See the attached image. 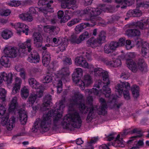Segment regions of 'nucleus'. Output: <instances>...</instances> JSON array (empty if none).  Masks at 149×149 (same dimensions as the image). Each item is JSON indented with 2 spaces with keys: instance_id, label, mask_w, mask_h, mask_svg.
<instances>
[{
  "instance_id": "nucleus-1",
  "label": "nucleus",
  "mask_w": 149,
  "mask_h": 149,
  "mask_svg": "<svg viewBox=\"0 0 149 149\" xmlns=\"http://www.w3.org/2000/svg\"><path fill=\"white\" fill-rule=\"evenodd\" d=\"M65 103V98L56 103L55 110H50L48 113L44 114L41 118L36 120L32 128V131L36 132L38 130L41 128L44 132H46L50 126L56 129L58 128L61 125H62L64 128L69 127L70 125L74 128H80L81 125V120L77 112L67 115L63 120V113Z\"/></svg>"
},
{
  "instance_id": "nucleus-2",
  "label": "nucleus",
  "mask_w": 149,
  "mask_h": 149,
  "mask_svg": "<svg viewBox=\"0 0 149 149\" xmlns=\"http://www.w3.org/2000/svg\"><path fill=\"white\" fill-rule=\"evenodd\" d=\"M73 93L74 95L72 96L70 101V103L68 106V110L71 111H74V105H78L79 110L82 113L86 114L88 112L86 120L87 122H91L94 118L96 112V109L93 105L92 96H89L87 97L86 104L90 106L88 107V106H85L84 104L81 102L83 98L82 95L78 92H75Z\"/></svg>"
},
{
  "instance_id": "nucleus-3",
  "label": "nucleus",
  "mask_w": 149,
  "mask_h": 149,
  "mask_svg": "<svg viewBox=\"0 0 149 149\" xmlns=\"http://www.w3.org/2000/svg\"><path fill=\"white\" fill-rule=\"evenodd\" d=\"M31 39H28L24 43L20 44L19 49L13 46L6 45L4 48L3 52L5 55L10 58H15L17 57L20 51L24 53V49L26 47L28 49V52H30L33 49L31 46Z\"/></svg>"
},
{
  "instance_id": "nucleus-4",
  "label": "nucleus",
  "mask_w": 149,
  "mask_h": 149,
  "mask_svg": "<svg viewBox=\"0 0 149 149\" xmlns=\"http://www.w3.org/2000/svg\"><path fill=\"white\" fill-rule=\"evenodd\" d=\"M93 68H94L93 67ZM90 70H94V74L95 76L96 77L102 76V77L103 80L104 81L103 83L106 84V85L103 86L102 88L103 94L106 97H110V98L112 99V103L113 102H116V98L117 96H114L113 95L110 96L111 89L108 86L110 83L108 72L105 70L99 68L94 69L93 68L92 69Z\"/></svg>"
},
{
  "instance_id": "nucleus-5",
  "label": "nucleus",
  "mask_w": 149,
  "mask_h": 149,
  "mask_svg": "<svg viewBox=\"0 0 149 149\" xmlns=\"http://www.w3.org/2000/svg\"><path fill=\"white\" fill-rule=\"evenodd\" d=\"M130 89V84L128 82H121L116 85L115 88V91L116 94L119 95H121L123 92L125 99L129 100L130 99L129 91Z\"/></svg>"
},
{
  "instance_id": "nucleus-6",
  "label": "nucleus",
  "mask_w": 149,
  "mask_h": 149,
  "mask_svg": "<svg viewBox=\"0 0 149 149\" xmlns=\"http://www.w3.org/2000/svg\"><path fill=\"white\" fill-rule=\"evenodd\" d=\"M126 64L127 67L133 72H136L138 68L141 71L146 70V65L143 59L139 58L137 63V66L132 59H127Z\"/></svg>"
},
{
  "instance_id": "nucleus-7",
  "label": "nucleus",
  "mask_w": 149,
  "mask_h": 149,
  "mask_svg": "<svg viewBox=\"0 0 149 149\" xmlns=\"http://www.w3.org/2000/svg\"><path fill=\"white\" fill-rule=\"evenodd\" d=\"M51 6L49 3L47 4V8H38L37 7H32L30 8L28 12L31 14V15L32 14H36L37 10L39 11L40 12L42 13L46 17L47 19H49V16H50V12L52 11V9L51 8H49Z\"/></svg>"
},
{
  "instance_id": "nucleus-8",
  "label": "nucleus",
  "mask_w": 149,
  "mask_h": 149,
  "mask_svg": "<svg viewBox=\"0 0 149 149\" xmlns=\"http://www.w3.org/2000/svg\"><path fill=\"white\" fill-rule=\"evenodd\" d=\"M93 83L92 77L90 75L87 74L84 76L82 80L80 79L76 84L83 90L85 87H88Z\"/></svg>"
},
{
  "instance_id": "nucleus-9",
  "label": "nucleus",
  "mask_w": 149,
  "mask_h": 149,
  "mask_svg": "<svg viewBox=\"0 0 149 149\" xmlns=\"http://www.w3.org/2000/svg\"><path fill=\"white\" fill-rule=\"evenodd\" d=\"M75 64L78 66L82 67L89 69H93V66L88 64L86 60L82 57H77L75 59Z\"/></svg>"
},
{
  "instance_id": "nucleus-10",
  "label": "nucleus",
  "mask_w": 149,
  "mask_h": 149,
  "mask_svg": "<svg viewBox=\"0 0 149 149\" xmlns=\"http://www.w3.org/2000/svg\"><path fill=\"white\" fill-rule=\"evenodd\" d=\"M22 83V80L20 78L17 77H15L14 81L13 84L11 92L12 94L15 95L19 92Z\"/></svg>"
},
{
  "instance_id": "nucleus-11",
  "label": "nucleus",
  "mask_w": 149,
  "mask_h": 149,
  "mask_svg": "<svg viewBox=\"0 0 149 149\" xmlns=\"http://www.w3.org/2000/svg\"><path fill=\"white\" fill-rule=\"evenodd\" d=\"M61 2V6L63 8H67L68 9H72L74 10L77 8L76 5V3L75 0H60Z\"/></svg>"
},
{
  "instance_id": "nucleus-12",
  "label": "nucleus",
  "mask_w": 149,
  "mask_h": 149,
  "mask_svg": "<svg viewBox=\"0 0 149 149\" xmlns=\"http://www.w3.org/2000/svg\"><path fill=\"white\" fill-rule=\"evenodd\" d=\"M103 7H100L97 8H93V17L92 19H93V24L95 25V23L96 22L101 20L102 18L99 17L103 10Z\"/></svg>"
},
{
  "instance_id": "nucleus-13",
  "label": "nucleus",
  "mask_w": 149,
  "mask_h": 149,
  "mask_svg": "<svg viewBox=\"0 0 149 149\" xmlns=\"http://www.w3.org/2000/svg\"><path fill=\"white\" fill-rule=\"evenodd\" d=\"M137 27L134 24L130 25V29L126 31V33L128 36L131 37L139 36L141 32L137 29Z\"/></svg>"
},
{
  "instance_id": "nucleus-14",
  "label": "nucleus",
  "mask_w": 149,
  "mask_h": 149,
  "mask_svg": "<svg viewBox=\"0 0 149 149\" xmlns=\"http://www.w3.org/2000/svg\"><path fill=\"white\" fill-rule=\"evenodd\" d=\"M43 91L40 90L37 91L36 94L34 93H31L28 98L27 101V103L29 106H32L36 101L37 97H40L43 95Z\"/></svg>"
},
{
  "instance_id": "nucleus-15",
  "label": "nucleus",
  "mask_w": 149,
  "mask_h": 149,
  "mask_svg": "<svg viewBox=\"0 0 149 149\" xmlns=\"http://www.w3.org/2000/svg\"><path fill=\"white\" fill-rule=\"evenodd\" d=\"M33 43L37 47L41 46L43 40V38L41 34L38 32L34 33L33 35Z\"/></svg>"
},
{
  "instance_id": "nucleus-16",
  "label": "nucleus",
  "mask_w": 149,
  "mask_h": 149,
  "mask_svg": "<svg viewBox=\"0 0 149 149\" xmlns=\"http://www.w3.org/2000/svg\"><path fill=\"white\" fill-rule=\"evenodd\" d=\"M93 8L90 7H87L81 11L78 10L77 11V14L81 17L86 15L90 18H92V19L93 17Z\"/></svg>"
},
{
  "instance_id": "nucleus-17",
  "label": "nucleus",
  "mask_w": 149,
  "mask_h": 149,
  "mask_svg": "<svg viewBox=\"0 0 149 149\" xmlns=\"http://www.w3.org/2000/svg\"><path fill=\"white\" fill-rule=\"evenodd\" d=\"M103 61L106 65L114 68L120 66L122 64L121 61L119 59H116L113 61H109L106 59H104Z\"/></svg>"
},
{
  "instance_id": "nucleus-18",
  "label": "nucleus",
  "mask_w": 149,
  "mask_h": 149,
  "mask_svg": "<svg viewBox=\"0 0 149 149\" xmlns=\"http://www.w3.org/2000/svg\"><path fill=\"white\" fill-rule=\"evenodd\" d=\"M139 29L145 30L149 27V19H143L134 23Z\"/></svg>"
},
{
  "instance_id": "nucleus-19",
  "label": "nucleus",
  "mask_w": 149,
  "mask_h": 149,
  "mask_svg": "<svg viewBox=\"0 0 149 149\" xmlns=\"http://www.w3.org/2000/svg\"><path fill=\"white\" fill-rule=\"evenodd\" d=\"M82 75L83 71L81 68H79L75 69L72 75V79L74 83L76 84L80 80L79 78L82 76Z\"/></svg>"
},
{
  "instance_id": "nucleus-20",
  "label": "nucleus",
  "mask_w": 149,
  "mask_h": 149,
  "mask_svg": "<svg viewBox=\"0 0 149 149\" xmlns=\"http://www.w3.org/2000/svg\"><path fill=\"white\" fill-rule=\"evenodd\" d=\"M51 96L47 95L45 96L44 100V102L41 106V110L42 111H45L47 109L46 107L52 104L51 101Z\"/></svg>"
},
{
  "instance_id": "nucleus-21",
  "label": "nucleus",
  "mask_w": 149,
  "mask_h": 149,
  "mask_svg": "<svg viewBox=\"0 0 149 149\" xmlns=\"http://www.w3.org/2000/svg\"><path fill=\"white\" fill-rule=\"evenodd\" d=\"M101 103L100 107L98 109V113L99 114H104L106 113L105 109L107 108V104L105 100L102 98L99 99Z\"/></svg>"
},
{
  "instance_id": "nucleus-22",
  "label": "nucleus",
  "mask_w": 149,
  "mask_h": 149,
  "mask_svg": "<svg viewBox=\"0 0 149 149\" xmlns=\"http://www.w3.org/2000/svg\"><path fill=\"white\" fill-rule=\"evenodd\" d=\"M28 82L30 86L33 88L38 89L39 91L40 90L41 85L39 82H37L34 78H30L28 79Z\"/></svg>"
},
{
  "instance_id": "nucleus-23",
  "label": "nucleus",
  "mask_w": 149,
  "mask_h": 149,
  "mask_svg": "<svg viewBox=\"0 0 149 149\" xmlns=\"http://www.w3.org/2000/svg\"><path fill=\"white\" fill-rule=\"evenodd\" d=\"M19 120L22 124H25L27 119V113L23 109H20L19 111Z\"/></svg>"
},
{
  "instance_id": "nucleus-24",
  "label": "nucleus",
  "mask_w": 149,
  "mask_h": 149,
  "mask_svg": "<svg viewBox=\"0 0 149 149\" xmlns=\"http://www.w3.org/2000/svg\"><path fill=\"white\" fill-rule=\"evenodd\" d=\"M0 75L1 76L3 80L6 81L8 84H11L13 80V74L11 72L7 74L5 72H1Z\"/></svg>"
},
{
  "instance_id": "nucleus-25",
  "label": "nucleus",
  "mask_w": 149,
  "mask_h": 149,
  "mask_svg": "<svg viewBox=\"0 0 149 149\" xmlns=\"http://www.w3.org/2000/svg\"><path fill=\"white\" fill-rule=\"evenodd\" d=\"M93 26H94V24H90L89 23H82L77 25L75 28V30L76 33H79L86 27Z\"/></svg>"
},
{
  "instance_id": "nucleus-26",
  "label": "nucleus",
  "mask_w": 149,
  "mask_h": 149,
  "mask_svg": "<svg viewBox=\"0 0 149 149\" xmlns=\"http://www.w3.org/2000/svg\"><path fill=\"white\" fill-rule=\"evenodd\" d=\"M70 72L68 68H63L58 73L57 76L61 78L63 80L67 78L68 76L69 75Z\"/></svg>"
},
{
  "instance_id": "nucleus-27",
  "label": "nucleus",
  "mask_w": 149,
  "mask_h": 149,
  "mask_svg": "<svg viewBox=\"0 0 149 149\" xmlns=\"http://www.w3.org/2000/svg\"><path fill=\"white\" fill-rule=\"evenodd\" d=\"M40 56L36 52H33L28 58V61L30 62L37 63L39 62Z\"/></svg>"
},
{
  "instance_id": "nucleus-28",
  "label": "nucleus",
  "mask_w": 149,
  "mask_h": 149,
  "mask_svg": "<svg viewBox=\"0 0 149 149\" xmlns=\"http://www.w3.org/2000/svg\"><path fill=\"white\" fill-rule=\"evenodd\" d=\"M19 17L20 19L23 21L30 22L33 20V17L32 15L27 12L19 15Z\"/></svg>"
},
{
  "instance_id": "nucleus-29",
  "label": "nucleus",
  "mask_w": 149,
  "mask_h": 149,
  "mask_svg": "<svg viewBox=\"0 0 149 149\" xmlns=\"http://www.w3.org/2000/svg\"><path fill=\"white\" fill-rule=\"evenodd\" d=\"M87 43L89 46L92 48H95L101 44L98 40L94 38H91L88 40Z\"/></svg>"
},
{
  "instance_id": "nucleus-30",
  "label": "nucleus",
  "mask_w": 149,
  "mask_h": 149,
  "mask_svg": "<svg viewBox=\"0 0 149 149\" xmlns=\"http://www.w3.org/2000/svg\"><path fill=\"white\" fill-rule=\"evenodd\" d=\"M112 144L113 146L116 147H123L124 146V141L123 140L122 138H120L119 134H118L114 142L112 143Z\"/></svg>"
},
{
  "instance_id": "nucleus-31",
  "label": "nucleus",
  "mask_w": 149,
  "mask_h": 149,
  "mask_svg": "<svg viewBox=\"0 0 149 149\" xmlns=\"http://www.w3.org/2000/svg\"><path fill=\"white\" fill-rule=\"evenodd\" d=\"M142 14L141 12L137 8L134 10H129L127 13L128 17H139Z\"/></svg>"
},
{
  "instance_id": "nucleus-32",
  "label": "nucleus",
  "mask_w": 149,
  "mask_h": 149,
  "mask_svg": "<svg viewBox=\"0 0 149 149\" xmlns=\"http://www.w3.org/2000/svg\"><path fill=\"white\" fill-rule=\"evenodd\" d=\"M115 2L117 3H124L125 5L121 7L122 9L125 8L127 6H130L134 3V0H115Z\"/></svg>"
},
{
  "instance_id": "nucleus-33",
  "label": "nucleus",
  "mask_w": 149,
  "mask_h": 149,
  "mask_svg": "<svg viewBox=\"0 0 149 149\" xmlns=\"http://www.w3.org/2000/svg\"><path fill=\"white\" fill-rule=\"evenodd\" d=\"M6 55L3 56L0 59V63L2 65L5 67H8L10 66L9 59Z\"/></svg>"
},
{
  "instance_id": "nucleus-34",
  "label": "nucleus",
  "mask_w": 149,
  "mask_h": 149,
  "mask_svg": "<svg viewBox=\"0 0 149 149\" xmlns=\"http://www.w3.org/2000/svg\"><path fill=\"white\" fill-rule=\"evenodd\" d=\"M43 29L45 32H54L56 31L59 30V28L58 27H56L55 26L52 25H46L44 26Z\"/></svg>"
},
{
  "instance_id": "nucleus-35",
  "label": "nucleus",
  "mask_w": 149,
  "mask_h": 149,
  "mask_svg": "<svg viewBox=\"0 0 149 149\" xmlns=\"http://www.w3.org/2000/svg\"><path fill=\"white\" fill-rule=\"evenodd\" d=\"M13 35V33L11 31L8 29L3 30L1 33V36L4 39H8L10 38Z\"/></svg>"
},
{
  "instance_id": "nucleus-36",
  "label": "nucleus",
  "mask_w": 149,
  "mask_h": 149,
  "mask_svg": "<svg viewBox=\"0 0 149 149\" xmlns=\"http://www.w3.org/2000/svg\"><path fill=\"white\" fill-rule=\"evenodd\" d=\"M56 76L54 74L48 73L44 77L43 81L44 83H49L52 81V80L55 78Z\"/></svg>"
},
{
  "instance_id": "nucleus-37",
  "label": "nucleus",
  "mask_w": 149,
  "mask_h": 149,
  "mask_svg": "<svg viewBox=\"0 0 149 149\" xmlns=\"http://www.w3.org/2000/svg\"><path fill=\"white\" fill-rule=\"evenodd\" d=\"M27 26L22 23L18 22L15 24L14 28L17 31V33L19 34Z\"/></svg>"
},
{
  "instance_id": "nucleus-38",
  "label": "nucleus",
  "mask_w": 149,
  "mask_h": 149,
  "mask_svg": "<svg viewBox=\"0 0 149 149\" xmlns=\"http://www.w3.org/2000/svg\"><path fill=\"white\" fill-rule=\"evenodd\" d=\"M15 118L14 117H12L9 120L7 125V128L9 130H11L15 126Z\"/></svg>"
},
{
  "instance_id": "nucleus-39",
  "label": "nucleus",
  "mask_w": 149,
  "mask_h": 149,
  "mask_svg": "<svg viewBox=\"0 0 149 149\" xmlns=\"http://www.w3.org/2000/svg\"><path fill=\"white\" fill-rule=\"evenodd\" d=\"M20 92L21 96L23 99H26L29 95V89L26 86L22 88Z\"/></svg>"
},
{
  "instance_id": "nucleus-40",
  "label": "nucleus",
  "mask_w": 149,
  "mask_h": 149,
  "mask_svg": "<svg viewBox=\"0 0 149 149\" xmlns=\"http://www.w3.org/2000/svg\"><path fill=\"white\" fill-rule=\"evenodd\" d=\"M132 94L134 97L137 98L139 95V87L136 85H133L131 87Z\"/></svg>"
},
{
  "instance_id": "nucleus-41",
  "label": "nucleus",
  "mask_w": 149,
  "mask_h": 149,
  "mask_svg": "<svg viewBox=\"0 0 149 149\" xmlns=\"http://www.w3.org/2000/svg\"><path fill=\"white\" fill-rule=\"evenodd\" d=\"M106 37V35L105 32L104 31H102L100 33L97 38L102 44L104 42Z\"/></svg>"
},
{
  "instance_id": "nucleus-42",
  "label": "nucleus",
  "mask_w": 149,
  "mask_h": 149,
  "mask_svg": "<svg viewBox=\"0 0 149 149\" xmlns=\"http://www.w3.org/2000/svg\"><path fill=\"white\" fill-rule=\"evenodd\" d=\"M55 80L57 81V92L58 93H60L62 91V83L61 80L58 79L57 78L55 79Z\"/></svg>"
},
{
  "instance_id": "nucleus-43",
  "label": "nucleus",
  "mask_w": 149,
  "mask_h": 149,
  "mask_svg": "<svg viewBox=\"0 0 149 149\" xmlns=\"http://www.w3.org/2000/svg\"><path fill=\"white\" fill-rule=\"evenodd\" d=\"M90 37V36L88 32L87 31H84L79 36V38L81 42L83 41L84 40L86 39H87Z\"/></svg>"
},
{
  "instance_id": "nucleus-44",
  "label": "nucleus",
  "mask_w": 149,
  "mask_h": 149,
  "mask_svg": "<svg viewBox=\"0 0 149 149\" xmlns=\"http://www.w3.org/2000/svg\"><path fill=\"white\" fill-rule=\"evenodd\" d=\"M81 19L79 18H74L69 22L67 24L68 26L71 27L74 25L80 22Z\"/></svg>"
},
{
  "instance_id": "nucleus-45",
  "label": "nucleus",
  "mask_w": 149,
  "mask_h": 149,
  "mask_svg": "<svg viewBox=\"0 0 149 149\" xmlns=\"http://www.w3.org/2000/svg\"><path fill=\"white\" fill-rule=\"evenodd\" d=\"M7 4L12 7H16L20 6L21 5V2L18 1H12L7 3Z\"/></svg>"
},
{
  "instance_id": "nucleus-46",
  "label": "nucleus",
  "mask_w": 149,
  "mask_h": 149,
  "mask_svg": "<svg viewBox=\"0 0 149 149\" xmlns=\"http://www.w3.org/2000/svg\"><path fill=\"white\" fill-rule=\"evenodd\" d=\"M70 40L71 42L73 44H79L81 43L79 37L77 38L75 36H72Z\"/></svg>"
},
{
  "instance_id": "nucleus-47",
  "label": "nucleus",
  "mask_w": 149,
  "mask_h": 149,
  "mask_svg": "<svg viewBox=\"0 0 149 149\" xmlns=\"http://www.w3.org/2000/svg\"><path fill=\"white\" fill-rule=\"evenodd\" d=\"M142 45V48H149V44L148 42L146 41H143L142 42L141 41H138L136 46L139 47V45Z\"/></svg>"
},
{
  "instance_id": "nucleus-48",
  "label": "nucleus",
  "mask_w": 149,
  "mask_h": 149,
  "mask_svg": "<svg viewBox=\"0 0 149 149\" xmlns=\"http://www.w3.org/2000/svg\"><path fill=\"white\" fill-rule=\"evenodd\" d=\"M63 64L65 65H69L72 64L71 59L68 57H63L62 58Z\"/></svg>"
},
{
  "instance_id": "nucleus-49",
  "label": "nucleus",
  "mask_w": 149,
  "mask_h": 149,
  "mask_svg": "<svg viewBox=\"0 0 149 149\" xmlns=\"http://www.w3.org/2000/svg\"><path fill=\"white\" fill-rule=\"evenodd\" d=\"M50 60L51 58H48L46 57L43 56L42 62L43 65L46 67L49 64Z\"/></svg>"
},
{
  "instance_id": "nucleus-50",
  "label": "nucleus",
  "mask_w": 149,
  "mask_h": 149,
  "mask_svg": "<svg viewBox=\"0 0 149 149\" xmlns=\"http://www.w3.org/2000/svg\"><path fill=\"white\" fill-rule=\"evenodd\" d=\"M10 13L11 11L10 10H5L0 11V15L2 16H7Z\"/></svg>"
},
{
  "instance_id": "nucleus-51",
  "label": "nucleus",
  "mask_w": 149,
  "mask_h": 149,
  "mask_svg": "<svg viewBox=\"0 0 149 149\" xmlns=\"http://www.w3.org/2000/svg\"><path fill=\"white\" fill-rule=\"evenodd\" d=\"M109 45L112 51L115 50L117 47H119L117 42H112Z\"/></svg>"
},
{
  "instance_id": "nucleus-52",
  "label": "nucleus",
  "mask_w": 149,
  "mask_h": 149,
  "mask_svg": "<svg viewBox=\"0 0 149 149\" xmlns=\"http://www.w3.org/2000/svg\"><path fill=\"white\" fill-rule=\"evenodd\" d=\"M112 50L111 49L109 44L106 45L104 47V52L107 54L111 53Z\"/></svg>"
},
{
  "instance_id": "nucleus-53",
  "label": "nucleus",
  "mask_w": 149,
  "mask_h": 149,
  "mask_svg": "<svg viewBox=\"0 0 149 149\" xmlns=\"http://www.w3.org/2000/svg\"><path fill=\"white\" fill-rule=\"evenodd\" d=\"M118 46L121 47L124 45L125 42V40L124 38H120L118 42H117Z\"/></svg>"
},
{
  "instance_id": "nucleus-54",
  "label": "nucleus",
  "mask_w": 149,
  "mask_h": 149,
  "mask_svg": "<svg viewBox=\"0 0 149 149\" xmlns=\"http://www.w3.org/2000/svg\"><path fill=\"white\" fill-rule=\"evenodd\" d=\"M129 77V74L126 72H123L120 76V78L124 79H127Z\"/></svg>"
},
{
  "instance_id": "nucleus-55",
  "label": "nucleus",
  "mask_w": 149,
  "mask_h": 149,
  "mask_svg": "<svg viewBox=\"0 0 149 149\" xmlns=\"http://www.w3.org/2000/svg\"><path fill=\"white\" fill-rule=\"evenodd\" d=\"M8 117H3L1 122V125L3 126L6 125L8 123Z\"/></svg>"
},
{
  "instance_id": "nucleus-56",
  "label": "nucleus",
  "mask_w": 149,
  "mask_h": 149,
  "mask_svg": "<svg viewBox=\"0 0 149 149\" xmlns=\"http://www.w3.org/2000/svg\"><path fill=\"white\" fill-rule=\"evenodd\" d=\"M138 132V130L137 129H134L133 130H132L131 132H130V131L129 130H126L124 131L123 132V135H125L127 134H128L130 133H137Z\"/></svg>"
},
{
  "instance_id": "nucleus-57",
  "label": "nucleus",
  "mask_w": 149,
  "mask_h": 149,
  "mask_svg": "<svg viewBox=\"0 0 149 149\" xmlns=\"http://www.w3.org/2000/svg\"><path fill=\"white\" fill-rule=\"evenodd\" d=\"M92 93L94 95H95L98 96H100L101 93V91H98L96 88H93L92 89Z\"/></svg>"
},
{
  "instance_id": "nucleus-58",
  "label": "nucleus",
  "mask_w": 149,
  "mask_h": 149,
  "mask_svg": "<svg viewBox=\"0 0 149 149\" xmlns=\"http://www.w3.org/2000/svg\"><path fill=\"white\" fill-rule=\"evenodd\" d=\"M103 11L105 12H113L114 11V7L112 6H109L108 7L105 8Z\"/></svg>"
},
{
  "instance_id": "nucleus-59",
  "label": "nucleus",
  "mask_w": 149,
  "mask_h": 149,
  "mask_svg": "<svg viewBox=\"0 0 149 149\" xmlns=\"http://www.w3.org/2000/svg\"><path fill=\"white\" fill-rule=\"evenodd\" d=\"M21 5H27L32 4L33 2L31 0H26L21 2Z\"/></svg>"
},
{
  "instance_id": "nucleus-60",
  "label": "nucleus",
  "mask_w": 149,
  "mask_h": 149,
  "mask_svg": "<svg viewBox=\"0 0 149 149\" xmlns=\"http://www.w3.org/2000/svg\"><path fill=\"white\" fill-rule=\"evenodd\" d=\"M126 47L127 49H131L133 47V45H131V41L130 40H127L126 41Z\"/></svg>"
},
{
  "instance_id": "nucleus-61",
  "label": "nucleus",
  "mask_w": 149,
  "mask_h": 149,
  "mask_svg": "<svg viewBox=\"0 0 149 149\" xmlns=\"http://www.w3.org/2000/svg\"><path fill=\"white\" fill-rule=\"evenodd\" d=\"M70 18V13L68 12H66L63 18V20L65 21H67Z\"/></svg>"
},
{
  "instance_id": "nucleus-62",
  "label": "nucleus",
  "mask_w": 149,
  "mask_h": 149,
  "mask_svg": "<svg viewBox=\"0 0 149 149\" xmlns=\"http://www.w3.org/2000/svg\"><path fill=\"white\" fill-rule=\"evenodd\" d=\"M7 93L6 91L3 88H0V96H3L2 97H4Z\"/></svg>"
},
{
  "instance_id": "nucleus-63",
  "label": "nucleus",
  "mask_w": 149,
  "mask_h": 149,
  "mask_svg": "<svg viewBox=\"0 0 149 149\" xmlns=\"http://www.w3.org/2000/svg\"><path fill=\"white\" fill-rule=\"evenodd\" d=\"M52 41L56 44V46H57L61 44V40H60V39H57L56 38H54L53 39Z\"/></svg>"
},
{
  "instance_id": "nucleus-64",
  "label": "nucleus",
  "mask_w": 149,
  "mask_h": 149,
  "mask_svg": "<svg viewBox=\"0 0 149 149\" xmlns=\"http://www.w3.org/2000/svg\"><path fill=\"white\" fill-rule=\"evenodd\" d=\"M16 104L10 103V104L9 108V110L10 112H12L15 109L16 106Z\"/></svg>"
}]
</instances>
